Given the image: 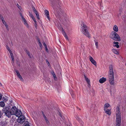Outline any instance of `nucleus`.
<instances>
[{"label":"nucleus","mask_w":126,"mask_h":126,"mask_svg":"<svg viewBox=\"0 0 126 126\" xmlns=\"http://www.w3.org/2000/svg\"><path fill=\"white\" fill-rule=\"evenodd\" d=\"M77 119L78 120H79V119L78 117H77Z\"/></svg>","instance_id":"nucleus-46"},{"label":"nucleus","mask_w":126,"mask_h":126,"mask_svg":"<svg viewBox=\"0 0 126 126\" xmlns=\"http://www.w3.org/2000/svg\"><path fill=\"white\" fill-rule=\"evenodd\" d=\"M3 101L5 102H6L8 100V98L7 97H3Z\"/></svg>","instance_id":"nucleus-25"},{"label":"nucleus","mask_w":126,"mask_h":126,"mask_svg":"<svg viewBox=\"0 0 126 126\" xmlns=\"http://www.w3.org/2000/svg\"><path fill=\"white\" fill-rule=\"evenodd\" d=\"M18 77L22 81H23V79L22 78L21 76L20 75L19 76H18Z\"/></svg>","instance_id":"nucleus-30"},{"label":"nucleus","mask_w":126,"mask_h":126,"mask_svg":"<svg viewBox=\"0 0 126 126\" xmlns=\"http://www.w3.org/2000/svg\"><path fill=\"white\" fill-rule=\"evenodd\" d=\"M35 24L34 26L36 27V28L37 27V22H36V23H34Z\"/></svg>","instance_id":"nucleus-39"},{"label":"nucleus","mask_w":126,"mask_h":126,"mask_svg":"<svg viewBox=\"0 0 126 126\" xmlns=\"http://www.w3.org/2000/svg\"><path fill=\"white\" fill-rule=\"evenodd\" d=\"M25 118L23 115H21L17 119V122L20 124L22 123L25 121Z\"/></svg>","instance_id":"nucleus-6"},{"label":"nucleus","mask_w":126,"mask_h":126,"mask_svg":"<svg viewBox=\"0 0 126 126\" xmlns=\"http://www.w3.org/2000/svg\"><path fill=\"white\" fill-rule=\"evenodd\" d=\"M112 52L114 53L117 54H118V51L117 50L115 49H113L112 50Z\"/></svg>","instance_id":"nucleus-21"},{"label":"nucleus","mask_w":126,"mask_h":126,"mask_svg":"<svg viewBox=\"0 0 126 126\" xmlns=\"http://www.w3.org/2000/svg\"><path fill=\"white\" fill-rule=\"evenodd\" d=\"M31 17L33 20L34 22V23H36L37 22L36 21L34 17V16H31Z\"/></svg>","instance_id":"nucleus-26"},{"label":"nucleus","mask_w":126,"mask_h":126,"mask_svg":"<svg viewBox=\"0 0 126 126\" xmlns=\"http://www.w3.org/2000/svg\"><path fill=\"white\" fill-rule=\"evenodd\" d=\"M110 38L113 40L118 41H121V38L119 35L116 32L112 31L110 35Z\"/></svg>","instance_id":"nucleus-5"},{"label":"nucleus","mask_w":126,"mask_h":126,"mask_svg":"<svg viewBox=\"0 0 126 126\" xmlns=\"http://www.w3.org/2000/svg\"><path fill=\"white\" fill-rule=\"evenodd\" d=\"M89 59L91 62V63L93 64L95 66H96V63L95 60H94L93 57L91 56H89Z\"/></svg>","instance_id":"nucleus-8"},{"label":"nucleus","mask_w":126,"mask_h":126,"mask_svg":"<svg viewBox=\"0 0 126 126\" xmlns=\"http://www.w3.org/2000/svg\"><path fill=\"white\" fill-rule=\"evenodd\" d=\"M44 118L45 119V120H46V121L47 122V123L48 122V120L47 119V118H46V116L45 115H44Z\"/></svg>","instance_id":"nucleus-34"},{"label":"nucleus","mask_w":126,"mask_h":126,"mask_svg":"<svg viewBox=\"0 0 126 126\" xmlns=\"http://www.w3.org/2000/svg\"><path fill=\"white\" fill-rule=\"evenodd\" d=\"M4 124H3V126H5V125H4Z\"/></svg>","instance_id":"nucleus-51"},{"label":"nucleus","mask_w":126,"mask_h":126,"mask_svg":"<svg viewBox=\"0 0 126 126\" xmlns=\"http://www.w3.org/2000/svg\"><path fill=\"white\" fill-rule=\"evenodd\" d=\"M21 114L22 113L20 110H17L16 112V113H15V115L16 116L19 117L21 115H21Z\"/></svg>","instance_id":"nucleus-9"},{"label":"nucleus","mask_w":126,"mask_h":126,"mask_svg":"<svg viewBox=\"0 0 126 126\" xmlns=\"http://www.w3.org/2000/svg\"><path fill=\"white\" fill-rule=\"evenodd\" d=\"M116 110V126H120L121 118L119 107H117Z\"/></svg>","instance_id":"nucleus-4"},{"label":"nucleus","mask_w":126,"mask_h":126,"mask_svg":"<svg viewBox=\"0 0 126 126\" xmlns=\"http://www.w3.org/2000/svg\"><path fill=\"white\" fill-rule=\"evenodd\" d=\"M43 44L44 46L45 47H47V45L46 44V43H44Z\"/></svg>","instance_id":"nucleus-37"},{"label":"nucleus","mask_w":126,"mask_h":126,"mask_svg":"<svg viewBox=\"0 0 126 126\" xmlns=\"http://www.w3.org/2000/svg\"><path fill=\"white\" fill-rule=\"evenodd\" d=\"M32 8L35 14L36 15V16H39V15L38 12L36 10L34 7L33 6L32 7Z\"/></svg>","instance_id":"nucleus-17"},{"label":"nucleus","mask_w":126,"mask_h":126,"mask_svg":"<svg viewBox=\"0 0 126 126\" xmlns=\"http://www.w3.org/2000/svg\"><path fill=\"white\" fill-rule=\"evenodd\" d=\"M7 49L8 50V51L10 53H11V52H12L11 51V50L9 48V47H7Z\"/></svg>","instance_id":"nucleus-33"},{"label":"nucleus","mask_w":126,"mask_h":126,"mask_svg":"<svg viewBox=\"0 0 126 126\" xmlns=\"http://www.w3.org/2000/svg\"><path fill=\"white\" fill-rule=\"evenodd\" d=\"M45 49L47 52H48V50L47 48V47H45Z\"/></svg>","instance_id":"nucleus-38"},{"label":"nucleus","mask_w":126,"mask_h":126,"mask_svg":"<svg viewBox=\"0 0 126 126\" xmlns=\"http://www.w3.org/2000/svg\"><path fill=\"white\" fill-rule=\"evenodd\" d=\"M106 80V78L103 77L102 78L100 79L99 80V82L100 83H103Z\"/></svg>","instance_id":"nucleus-13"},{"label":"nucleus","mask_w":126,"mask_h":126,"mask_svg":"<svg viewBox=\"0 0 126 126\" xmlns=\"http://www.w3.org/2000/svg\"><path fill=\"white\" fill-rule=\"evenodd\" d=\"M18 77L22 81H23V79L22 78L21 76L20 75L19 76H18Z\"/></svg>","instance_id":"nucleus-31"},{"label":"nucleus","mask_w":126,"mask_h":126,"mask_svg":"<svg viewBox=\"0 0 126 126\" xmlns=\"http://www.w3.org/2000/svg\"><path fill=\"white\" fill-rule=\"evenodd\" d=\"M6 27V28L7 29V30H9V29L8 27V25H6V26H5Z\"/></svg>","instance_id":"nucleus-40"},{"label":"nucleus","mask_w":126,"mask_h":126,"mask_svg":"<svg viewBox=\"0 0 126 126\" xmlns=\"http://www.w3.org/2000/svg\"><path fill=\"white\" fill-rule=\"evenodd\" d=\"M16 72V73L17 75L18 76H19L20 75V73L17 70H16L15 71Z\"/></svg>","instance_id":"nucleus-29"},{"label":"nucleus","mask_w":126,"mask_h":126,"mask_svg":"<svg viewBox=\"0 0 126 126\" xmlns=\"http://www.w3.org/2000/svg\"><path fill=\"white\" fill-rule=\"evenodd\" d=\"M24 126H30L28 125H25Z\"/></svg>","instance_id":"nucleus-47"},{"label":"nucleus","mask_w":126,"mask_h":126,"mask_svg":"<svg viewBox=\"0 0 126 126\" xmlns=\"http://www.w3.org/2000/svg\"><path fill=\"white\" fill-rule=\"evenodd\" d=\"M113 30L114 31H113L117 32L118 31V28L117 26L116 25H114L113 27Z\"/></svg>","instance_id":"nucleus-11"},{"label":"nucleus","mask_w":126,"mask_h":126,"mask_svg":"<svg viewBox=\"0 0 126 126\" xmlns=\"http://www.w3.org/2000/svg\"><path fill=\"white\" fill-rule=\"evenodd\" d=\"M60 116L61 117V116H62V115H61V114H60Z\"/></svg>","instance_id":"nucleus-49"},{"label":"nucleus","mask_w":126,"mask_h":126,"mask_svg":"<svg viewBox=\"0 0 126 126\" xmlns=\"http://www.w3.org/2000/svg\"><path fill=\"white\" fill-rule=\"evenodd\" d=\"M17 110L15 106H13L10 110L9 107H6L2 110V111L5 113V115L8 117H11V115H15V113Z\"/></svg>","instance_id":"nucleus-1"},{"label":"nucleus","mask_w":126,"mask_h":126,"mask_svg":"<svg viewBox=\"0 0 126 126\" xmlns=\"http://www.w3.org/2000/svg\"><path fill=\"white\" fill-rule=\"evenodd\" d=\"M80 24L81 26L82 32V33L89 38H90V35L88 32V28L82 22H80Z\"/></svg>","instance_id":"nucleus-3"},{"label":"nucleus","mask_w":126,"mask_h":126,"mask_svg":"<svg viewBox=\"0 0 126 126\" xmlns=\"http://www.w3.org/2000/svg\"><path fill=\"white\" fill-rule=\"evenodd\" d=\"M109 81L111 85H113L114 84V72L112 65H110L109 67Z\"/></svg>","instance_id":"nucleus-2"},{"label":"nucleus","mask_w":126,"mask_h":126,"mask_svg":"<svg viewBox=\"0 0 126 126\" xmlns=\"http://www.w3.org/2000/svg\"><path fill=\"white\" fill-rule=\"evenodd\" d=\"M84 78L85 79V80L86 81V82H87L88 84L89 85L90 84V80L89 79H88V78L85 75H84Z\"/></svg>","instance_id":"nucleus-16"},{"label":"nucleus","mask_w":126,"mask_h":126,"mask_svg":"<svg viewBox=\"0 0 126 126\" xmlns=\"http://www.w3.org/2000/svg\"><path fill=\"white\" fill-rule=\"evenodd\" d=\"M105 113H106L108 115H110L111 114V111L110 109H106L104 110Z\"/></svg>","instance_id":"nucleus-12"},{"label":"nucleus","mask_w":126,"mask_h":126,"mask_svg":"<svg viewBox=\"0 0 126 126\" xmlns=\"http://www.w3.org/2000/svg\"><path fill=\"white\" fill-rule=\"evenodd\" d=\"M2 96V95L1 94H0V100H1V99Z\"/></svg>","instance_id":"nucleus-41"},{"label":"nucleus","mask_w":126,"mask_h":126,"mask_svg":"<svg viewBox=\"0 0 126 126\" xmlns=\"http://www.w3.org/2000/svg\"><path fill=\"white\" fill-rule=\"evenodd\" d=\"M38 42H39V44L40 46V47L41 48L42 47V44H41V42L39 40L38 41Z\"/></svg>","instance_id":"nucleus-32"},{"label":"nucleus","mask_w":126,"mask_h":126,"mask_svg":"<svg viewBox=\"0 0 126 126\" xmlns=\"http://www.w3.org/2000/svg\"><path fill=\"white\" fill-rule=\"evenodd\" d=\"M2 113L1 111H0V118L2 116Z\"/></svg>","instance_id":"nucleus-36"},{"label":"nucleus","mask_w":126,"mask_h":126,"mask_svg":"<svg viewBox=\"0 0 126 126\" xmlns=\"http://www.w3.org/2000/svg\"><path fill=\"white\" fill-rule=\"evenodd\" d=\"M94 42H95V45L96 47V48H98V42H96L95 40H94Z\"/></svg>","instance_id":"nucleus-23"},{"label":"nucleus","mask_w":126,"mask_h":126,"mask_svg":"<svg viewBox=\"0 0 126 126\" xmlns=\"http://www.w3.org/2000/svg\"><path fill=\"white\" fill-rule=\"evenodd\" d=\"M47 64L48 66H49L50 65V64L47 61Z\"/></svg>","instance_id":"nucleus-42"},{"label":"nucleus","mask_w":126,"mask_h":126,"mask_svg":"<svg viewBox=\"0 0 126 126\" xmlns=\"http://www.w3.org/2000/svg\"><path fill=\"white\" fill-rule=\"evenodd\" d=\"M47 18L49 20H50V17L49 16H47Z\"/></svg>","instance_id":"nucleus-44"},{"label":"nucleus","mask_w":126,"mask_h":126,"mask_svg":"<svg viewBox=\"0 0 126 126\" xmlns=\"http://www.w3.org/2000/svg\"><path fill=\"white\" fill-rule=\"evenodd\" d=\"M10 56L11 57V58L12 59V60L13 62H14V57L13 56V55L12 53V52L10 53Z\"/></svg>","instance_id":"nucleus-19"},{"label":"nucleus","mask_w":126,"mask_h":126,"mask_svg":"<svg viewBox=\"0 0 126 126\" xmlns=\"http://www.w3.org/2000/svg\"><path fill=\"white\" fill-rule=\"evenodd\" d=\"M22 21L23 23L28 28L29 27V22L27 21L24 18L23 16H22Z\"/></svg>","instance_id":"nucleus-7"},{"label":"nucleus","mask_w":126,"mask_h":126,"mask_svg":"<svg viewBox=\"0 0 126 126\" xmlns=\"http://www.w3.org/2000/svg\"><path fill=\"white\" fill-rule=\"evenodd\" d=\"M3 24L4 25H5V26H6V25H7V24H6V23H3Z\"/></svg>","instance_id":"nucleus-45"},{"label":"nucleus","mask_w":126,"mask_h":126,"mask_svg":"<svg viewBox=\"0 0 126 126\" xmlns=\"http://www.w3.org/2000/svg\"><path fill=\"white\" fill-rule=\"evenodd\" d=\"M52 75L53 77H54V79H57V78L56 77V75L55 73L54 72H53L52 73Z\"/></svg>","instance_id":"nucleus-24"},{"label":"nucleus","mask_w":126,"mask_h":126,"mask_svg":"<svg viewBox=\"0 0 126 126\" xmlns=\"http://www.w3.org/2000/svg\"><path fill=\"white\" fill-rule=\"evenodd\" d=\"M44 13L46 16H48L49 15V12L47 10H45L44 11Z\"/></svg>","instance_id":"nucleus-20"},{"label":"nucleus","mask_w":126,"mask_h":126,"mask_svg":"<svg viewBox=\"0 0 126 126\" xmlns=\"http://www.w3.org/2000/svg\"><path fill=\"white\" fill-rule=\"evenodd\" d=\"M5 106V104L3 101L0 102V107L3 108Z\"/></svg>","instance_id":"nucleus-18"},{"label":"nucleus","mask_w":126,"mask_h":126,"mask_svg":"<svg viewBox=\"0 0 126 126\" xmlns=\"http://www.w3.org/2000/svg\"><path fill=\"white\" fill-rule=\"evenodd\" d=\"M37 18H38V19H39V16H37Z\"/></svg>","instance_id":"nucleus-48"},{"label":"nucleus","mask_w":126,"mask_h":126,"mask_svg":"<svg viewBox=\"0 0 126 126\" xmlns=\"http://www.w3.org/2000/svg\"><path fill=\"white\" fill-rule=\"evenodd\" d=\"M52 5H51L52 6H53V4H52Z\"/></svg>","instance_id":"nucleus-50"},{"label":"nucleus","mask_w":126,"mask_h":126,"mask_svg":"<svg viewBox=\"0 0 126 126\" xmlns=\"http://www.w3.org/2000/svg\"><path fill=\"white\" fill-rule=\"evenodd\" d=\"M110 106V105L108 103L105 104L104 106V110H105L108 109V108Z\"/></svg>","instance_id":"nucleus-14"},{"label":"nucleus","mask_w":126,"mask_h":126,"mask_svg":"<svg viewBox=\"0 0 126 126\" xmlns=\"http://www.w3.org/2000/svg\"><path fill=\"white\" fill-rule=\"evenodd\" d=\"M17 6L20 11L22 9L21 7L18 4H17Z\"/></svg>","instance_id":"nucleus-28"},{"label":"nucleus","mask_w":126,"mask_h":126,"mask_svg":"<svg viewBox=\"0 0 126 126\" xmlns=\"http://www.w3.org/2000/svg\"><path fill=\"white\" fill-rule=\"evenodd\" d=\"M27 53L28 55V56L30 58H32V55H31L30 54V53L28 52L27 51Z\"/></svg>","instance_id":"nucleus-27"},{"label":"nucleus","mask_w":126,"mask_h":126,"mask_svg":"<svg viewBox=\"0 0 126 126\" xmlns=\"http://www.w3.org/2000/svg\"><path fill=\"white\" fill-rule=\"evenodd\" d=\"M113 43L114 44V46L118 48L119 47V46L118 45L119 44L118 42H114Z\"/></svg>","instance_id":"nucleus-15"},{"label":"nucleus","mask_w":126,"mask_h":126,"mask_svg":"<svg viewBox=\"0 0 126 126\" xmlns=\"http://www.w3.org/2000/svg\"><path fill=\"white\" fill-rule=\"evenodd\" d=\"M55 15L56 16L57 15H61L60 13H55Z\"/></svg>","instance_id":"nucleus-35"},{"label":"nucleus","mask_w":126,"mask_h":126,"mask_svg":"<svg viewBox=\"0 0 126 126\" xmlns=\"http://www.w3.org/2000/svg\"><path fill=\"white\" fill-rule=\"evenodd\" d=\"M0 18L3 24L6 23L4 19V18L3 17V16H0Z\"/></svg>","instance_id":"nucleus-22"},{"label":"nucleus","mask_w":126,"mask_h":126,"mask_svg":"<svg viewBox=\"0 0 126 126\" xmlns=\"http://www.w3.org/2000/svg\"><path fill=\"white\" fill-rule=\"evenodd\" d=\"M62 33L64 37L67 40L69 41V40L68 39V37L66 35V33L65 32V31H64L63 29L62 28Z\"/></svg>","instance_id":"nucleus-10"},{"label":"nucleus","mask_w":126,"mask_h":126,"mask_svg":"<svg viewBox=\"0 0 126 126\" xmlns=\"http://www.w3.org/2000/svg\"><path fill=\"white\" fill-rule=\"evenodd\" d=\"M123 9L122 8V7L119 8V10L120 11H121Z\"/></svg>","instance_id":"nucleus-43"}]
</instances>
